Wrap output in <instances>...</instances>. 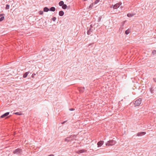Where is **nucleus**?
<instances>
[{
    "instance_id": "obj_28",
    "label": "nucleus",
    "mask_w": 156,
    "mask_h": 156,
    "mask_svg": "<svg viewBox=\"0 0 156 156\" xmlns=\"http://www.w3.org/2000/svg\"><path fill=\"white\" fill-rule=\"evenodd\" d=\"M56 18L55 17H54L51 19V20H56Z\"/></svg>"
},
{
    "instance_id": "obj_12",
    "label": "nucleus",
    "mask_w": 156,
    "mask_h": 156,
    "mask_svg": "<svg viewBox=\"0 0 156 156\" xmlns=\"http://www.w3.org/2000/svg\"><path fill=\"white\" fill-rule=\"evenodd\" d=\"M5 15L4 14H1L0 15V20H4V16Z\"/></svg>"
},
{
    "instance_id": "obj_1",
    "label": "nucleus",
    "mask_w": 156,
    "mask_h": 156,
    "mask_svg": "<svg viewBox=\"0 0 156 156\" xmlns=\"http://www.w3.org/2000/svg\"><path fill=\"white\" fill-rule=\"evenodd\" d=\"M116 143V141L115 140H111L108 141L106 144V146H112L115 145Z\"/></svg>"
},
{
    "instance_id": "obj_21",
    "label": "nucleus",
    "mask_w": 156,
    "mask_h": 156,
    "mask_svg": "<svg viewBox=\"0 0 156 156\" xmlns=\"http://www.w3.org/2000/svg\"><path fill=\"white\" fill-rule=\"evenodd\" d=\"M9 5H8V4L6 5L5 9H9Z\"/></svg>"
},
{
    "instance_id": "obj_36",
    "label": "nucleus",
    "mask_w": 156,
    "mask_h": 156,
    "mask_svg": "<svg viewBox=\"0 0 156 156\" xmlns=\"http://www.w3.org/2000/svg\"><path fill=\"white\" fill-rule=\"evenodd\" d=\"M2 20H0V22L2 21Z\"/></svg>"
},
{
    "instance_id": "obj_30",
    "label": "nucleus",
    "mask_w": 156,
    "mask_h": 156,
    "mask_svg": "<svg viewBox=\"0 0 156 156\" xmlns=\"http://www.w3.org/2000/svg\"><path fill=\"white\" fill-rule=\"evenodd\" d=\"M48 156H54V155L53 154H51L48 155Z\"/></svg>"
},
{
    "instance_id": "obj_17",
    "label": "nucleus",
    "mask_w": 156,
    "mask_h": 156,
    "mask_svg": "<svg viewBox=\"0 0 156 156\" xmlns=\"http://www.w3.org/2000/svg\"><path fill=\"white\" fill-rule=\"evenodd\" d=\"M130 30L128 29V30H126L125 31V33L126 34L128 35V34H129V33H130Z\"/></svg>"
},
{
    "instance_id": "obj_19",
    "label": "nucleus",
    "mask_w": 156,
    "mask_h": 156,
    "mask_svg": "<svg viewBox=\"0 0 156 156\" xmlns=\"http://www.w3.org/2000/svg\"><path fill=\"white\" fill-rule=\"evenodd\" d=\"M64 2L63 1H61L59 3V5L60 6H62L64 5Z\"/></svg>"
},
{
    "instance_id": "obj_14",
    "label": "nucleus",
    "mask_w": 156,
    "mask_h": 156,
    "mask_svg": "<svg viewBox=\"0 0 156 156\" xmlns=\"http://www.w3.org/2000/svg\"><path fill=\"white\" fill-rule=\"evenodd\" d=\"M55 9L54 7H52L51 8H50L49 10L50 11L54 12L55 11Z\"/></svg>"
},
{
    "instance_id": "obj_9",
    "label": "nucleus",
    "mask_w": 156,
    "mask_h": 156,
    "mask_svg": "<svg viewBox=\"0 0 156 156\" xmlns=\"http://www.w3.org/2000/svg\"><path fill=\"white\" fill-rule=\"evenodd\" d=\"M87 150L85 149H82L80 150H78L77 151V153L78 154H80L82 153H83L85 152H86Z\"/></svg>"
},
{
    "instance_id": "obj_20",
    "label": "nucleus",
    "mask_w": 156,
    "mask_h": 156,
    "mask_svg": "<svg viewBox=\"0 0 156 156\" xmlns=\"http://www.w3.org/2000/svg\"><path fill=\"white\" fill-rule=\"evenodd\" d=\"M67 7V5L66 4H64L62 6V8L64 9H65Z\"/></svg>"
},
{
    "instance_id": "obj_2",
    "label": "nucleus",
    "mask_w": 156,
    "mask_h": 156,
    "mask_svg": "<svg viewBox=\"0 0 156 156\" xmlns=\"http://www.w3.org/2000/svg\"><path fill=\"white\" fill-rule=\"evenodd\" d=\"M22 152V150L21 149L18 148L13 151L14 154L18 155L21 154Z\"/></svg>"
},
{
    "instance_id": "obj_25",
    "label": "nucleus",
    "mask_w": 156,
    "mask_h": 156,
    "mask_svg": "<svg viewBox=\"0 0 156 156\" xmlns=\"http://www.w3.org/2000/svg\"><path fill=\"white\" fill-rule=\"evenodd\" d=\"M39 13L40 14V15H42L43 14V11H40L39 12Z\"/></svg>"
},
{
    "instance_id": "obj_35",
    "label": "nucleus",
    "mask_w": 156,
    "mask_h": 156,
    "mask_svg": "<svg viewBox=\"0 0 156 156\" xmlns=\"http://www.w3.org/2000/svg\"><path fill=\"white\" fill-rule=\"evenodd\" d=\"M90 27H92V25H91H91H90Z\"/></svg>"
},
{
    "instance_id": "obj_15",
    "label": "nucleus",
    "mask_w": 156,
    "mask_h": 156,
    "mask_svg": "<svg viewBox=\"0 0 156 156\" xmlns=\"http://www.w3.org/2000/svg\"><path fill=\"white\" fill-rule=\"evenodd\" d=\"M43 10L44 12H47L49 10V9L47 7H45L44 8Z\"/></svg>"
},
{
    "instance_id": "obj_18",
    "label": "nucleus",
    "mask_w": 156,
    "mask_h": 156,
    "mask_svg": "<svg viewBox=\"0 0 156 156\" xmlns=\"http://www.w3.org/2000/svg\"><path fill=\"white\" fill-rule=\"evenodd\" d=\"M29 73V72H27L25 73V74L23 75V77L24 78H26L28 75V74Z\"/></svg>"
},
{
    "instance_id": "obj_27",
    "label": "nucleus",
    "mask_w": 156,
    "mask_h": 156,
    "mask_svg": "<svg viewBox=\"0 0 156 156\" xmlns=\"http://www.w3.org/2000/svg\"><path fill=\"white\" fill-rule=\"evenodd\" d=\"M153 80L155 82H156V78H153Z\"/></svg>"
},
{
    "instance_id": "obj_11",
    "label": "nucleus",
    "mask_w": 156,
    "mask_h": 156,
    "mask_svg": "<svg viewBox=\"0 0 156 156\" xmlns=\"http://www.w3.org/2000/svg\"><path fill=\"white\" fill-rule=\"evenodd\" d=\"M93 30L91 28H90V29L88 30L87 32V34L88 35H90L92 32Z\"/></svg>"
},
{
    "instance_id": "obj_8",
    "label": "nucleus",
    "mask_w": 156,
    "mask_h": 156,
    "mask_svg": "<svg viewBox=\"0 0 156 156\" xmlns=\"http://www.w3.org/2000/svg\"><path fill=\"white\" fill-rule=\"evenodd\" d=\"M146 133L145 132H139L137 133V136H142L144 135L145 134H146Z\"/></svg>"
},
{
    "instance_id": "obj_13",
    "label": "nucleus",
    "mask_w": 156,
    "mask_h": 156,
    "mask_svg": "<svg viewBox=\"0 0 156 156\" xmlns=\"http://www.w3.org/2000/svg\"><path fill=\"white\" fill-rule=\"evenodd\" d=\"M64 14V12L62 11H60L59 12V15L60 16H62Z\"/></svg>"
},
{
    "instance_id": "obj_5",
    "label": "nucleus",
    "mask_w": 156,
    "mask_h": 156,
    "mask_svg": "<svg viewBox=\"0 0 156 156\" xmlns=\"http://www.w3.org/2000/svg\"><path fill=\"white\" fill-rule=\"evenodd\" d=\"M72 136H71L69 137H67L66 138L65 140V141L66 142H68L69 141H71L72 140V138L73 137Z\"/></svg>"
},
{
    "instance_id": "obj_4",
    "label": "nucleus",
    "mask_w": 156,
    "mask_h": 156,
    "mask_svg": "<svg viewBox=\"0 0 156 156\" xmlns=\"http://www.w3.org/2000/svg\"><path fill=\"white\" fill-rule=\"evenodd\" d=\"M121 3L120 2L116 3L113 6V9H115L118 8L119 7V6L121 5Z\"/></svg>"
},
{
    "instance_id": "obj_16",
    "label": "nucleus",
    "mask_w": 156,
    "mask_h": 156,
    "mask_svg": "<svg viewBox=\"0 0 156 156\" xmlns=\"http://www.w3.org/2000/svg\"><path fill=\"white\" fill-rule=\"evenodd\" d=\"M125 22H126V21H124L122 23V25L121 27L120 28V29L119 30H121V31H122V29L123 28V26L124 25V24H125Z\"/></svg>"
},
{
    "instance_id": "obj_26",
    "label": "nucleus",
    "mask_w": 156,
    "mask_h": 156,
    "mask_svg": "<svg viewBox=\"0 0 156 156\" xmlns=\"http://www.w3.org/2000/svg\"><path fill=\"white\" fill-rule=\"evenodd\" d=\"M14 114H16V115H20L18 112H17L15 113H14Z\"/></svg>"
},
{
    "instance_id": "obj_24",
    "label": "nucleus",
    "mask_w": 156,
    "mask_h": 156,
    "mask_svg": "<svg viewBox=\"0 0 156 156\" xmlns=\"http://www.w3.org/2000/svg\"><path fill=\"white\" fill-rule=\"evenodd\" d=\"M95 4H94V3H92L89 6L90 8H92L93 7L94 5H95Z\"/></svg>"
},
{
    "instance_id": "obj_10",
    "label": "nucleus",
    "mask_w": 156,
    "mask_h": 156,
    "mask_svg": "<svg viewBox=\"0 0 156 156\" xmlns=\"http://www.w3.org/2000/svg\"><path fill=\"white\" fill-rule=\"evenodd\" d=\"M136 14L135 13H130L127 14V16L129 17H132Z\"/></svg>"
},
{
    "instance_id": "obj_32",
    "label": "nucleus",
    "mask_w": 156,
    "mask_h": 156,
    "mask_svg": "<svg viewBox=\"0 0 156 156\" xmlns=\"http://www.w3.org/2000/svg\"><path fill=\"white\" fill-rule=\"evenodd\" d=\"M66 121H65L63 122H62V124H63L65 123H66Z\"/></svg>"
},
{
    "instance_id": "obj_3",
    "label": "nucleus",
    "mask_w": 156,
    "mask_h": 156,
    "mask_svg": "<svg viewBox=\"0 0 156 156\" xmlns=\"http://www.w3.org/2000/svg\"><path fill=\"white\" fill-rule=\"evenodd\" d=\"M142 101V99L141 98H139L137 100H136L134 103V105L135 106H139L141 104Z\"/></svg>"
},
{
    "instance_id": "obj_29",
    "label": "nucleus",
    "mask_w": 156,
    "mask_h": 156,
    "mask_svg": "<svg viewBox=\"0 0 156 156\" xmlns=\"http://www.w3.org/2000/svg\"><path fill=\"white\" fill-rule=\"evenodd\" d=\"M35 75H36V74H35V73H33L32 74V77H33V76H35Z\"/></svg>"
},
{
    "instance_id": "obj_6",
    "label": "nucleus",
    "mask_w": 156,
    "mask_h": 156,
    "mask_svg": "<svg viewBox=\"0 0 156 156\" xmlns=\"http://www.w3.org/2000/svg\"><path fill=\"white\" fill-rule=\"evenodd\" d=\"M104 143V141L102 140L100 141L97 143V145L98 147H101Z\"/></svg>"
},
{
    "instance_id": "obj_7",
    "label": "nucleus",
    "mask_w": 156,
    "mask_h": 156,
    "mask_svg": "<svg viewBox=\"0 0 156 156\" xmlns=\"http://www.w3.org/2000/svg\"><path fill=\"white\" fill-rule=\"evenodd\" d=\"M9 114V112H6V113H5V114H3V115H2L0 116V118H5Z\"/></svg>"
},
{
    "instance_id": "obj_33",
    "label": "nucleus",
    "mask_w": 156,
    "mask_h": 156,
    "mask_svg": "<svg viewBox=\"0 0 156 156\" xmlns=\"http://www.w3.org/2000/svg\"><path fill=\"white\" fill-rule=\"evenodd\" d=\"M152 89H150V91H151V93H153V92H152Z\"/></svg>"
},
{
    "instance_id": "obj_31",
    "label": "nucleus",
    "mask_w": 156,
    "mask_h": 156,
    "mask_svg": "<svg viewBox=\"0 0 156 156\" xmlns=\"http://www.w3.org/2000/svg\"><path fill=\"white\" fill-rule=\"evenodd\" d=\"M74 109L73 108H70L69 109V110H70V111H73L74 110Z\"/></svg>"
},
{
    "instance_id": "obj_34",
    "label": "nucleus",
    "mask_w": 156,
    "mask_h": 156,
    "mask_svg": "<svg viewBox=\"0 0 156 156\" xmlns=\"http://www.w3.org/2000/svg\"><path fill=\"white\" fill-rule=\"evenodd\" d=\"M55 21V20H52V21L53 22H54Z\"/></svg>"
},
{
    "instance_id": "obj_23",
    "label": "nucleus",
    "mask_w": 156,
    "mask_h": 156,
    "mask_svg": "<svg viewBox=\"0 0 156 156\" xmlns=\"http://www.w3.org/2000/svg\"><path fill=\"white\" fill-rule=\"evenodd\" d=\"M152 53L153 55L156 54V51L155 50H153L152 52Z\"/></svg>"
},
{
    "instance_id": "obj_22",
    "label": "nucleus",
    "mask_w": 156,
    "mask_h": 156,
    "mask_svg": "<svg viewBox=\"0 0 156 156\" xmlns=\"http://www.w3.org/2000/svg\"><path fill=\"white\" fill-rule=\"evenodd\" d=\"M100 0H96V1L94 2V4H97L99 1Z\"/></svg>"
}]
</instances>
